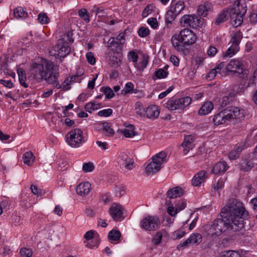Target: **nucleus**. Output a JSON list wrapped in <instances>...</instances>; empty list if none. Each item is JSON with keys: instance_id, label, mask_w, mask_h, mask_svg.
<instances>
[{"instance_id": "nucleus-28", "label": "nucleus", "mask_w": 257, "mask_h": 257, "mask_svg": "<svg viewBox=\"0 0 257 257\" xmlns=\"http://www.w3.org/2000/svg\"><path fill=\"white\" fill-rule=\"evenodd\" d=\"M242 37V34L240 31H237L235 33H233L231 35V39L230 41V43L231 44V45L233 46L239 47V45L241 42Z\"/></svg>"}, {"instance_id": "nucleus-59", "label": "nucleus", "mask_w": 257, "mask_h": 257, "mask_svg": "<svg viewBox=\"0 0 257 257\" xmlns=\"http://www.w3.org/2000/svg\"><path fill=\"white\" fill-rule=\"evenodd\" d=\"M168 213L172 216H175L178 212V209L172 206H169L167 208Z\"/></svg>"}, {"instance_id": "nucleus-15", "label": "nucleus", "mask_w": 257, "mask_h": 257, "mask_svg": "<svg viewBox=\"0 0 257 257\" xmlns=\"http://www.w3.org/2000/svg\"><path fill=\"white\" fill-rule=\"evenodd\" d=\"M125 42L124 34L120 33L117 37L109 39L108 41V47L116 51L120 50Z\"/></svg>"}, {"instance_id": "nucleus-2", "label": "nucleus", "mask_w": 257, "mask_h": 257, "mask_svg": "<svg viewBox=\"0 0 257 257\" xmlns=\"http://www.w3.org/2000/svg\"><path fill=\"white\" fill-rule=\"evenodd\" d=\"M30 75L37 83L45 81L48 84L56 82L59 73L53 62L45 60L41 63L34 62L31 66Z\"/></svg>"}, {"instance_id": "nucleus-20", "label": "nucleus", "mask_w": 257, "mask_h": 257, "mask_svg": "<svg viewBox=\"0 0 257 257\" xmlns=\"http://www.w3.org/2000/svg\"><path fill=\"white\" fill-rule=\"evenodd\" d=\"M212 10V5L208 2H205L203 4H201L198 6L197 13L198 15L205 17L208 15L209 12H211Z\"/></svg>"}, {"instance_id": "nucleus-22", "label": "nucleus", "mask_w": 257, "mask_h": 257, "mask_svg": "<svg viewBox=\"0 0 257 257\" xmlns=\"http://www.w3.org/2000/svg\"><path fill=\"white\" fill-rule=\"evenodd\" d=\"M228 168L229 166L225 161H220L215 164L212 172L215 174H223Z\"/></svg>"}, {"instance_id": "nucleus-63", "label": "nucleus", "mask_w": 257, "mask_h": 257, "mask_svg": "<svg viewBox=\"0 0 257 257\" xmlns=\"http://www.w3.org/2000/svg\"><path fill=\"white\" fill-rule=\"evenodd\" d=\"M173 86H171L168 88V89L162 93H161L159 95V98L162 99L165 97L167 94H168L170 92H171L173 89Z\"/></svg>"}, {"instance_id": "nucleus-58", "label": "nucleus", "mask_w": 257, "mask_h": 257, "mask_svg": "<svg viewBox=\"0 0 257 257\" xmlns=\"http://www.w3.org/2000/svg\"><path fill=\"white\" fill-rule=\"evenodd\" d=\"M128 57L129 59L131 60L133 62L137 63L138 59V55L135 52L133 51L129 52Z\"/></svg>"}, {"instance_id": "nucleus-56", "label": "nucleus", "mask_w": 257, "mask_h": 257, "mask_svg": "<svg viewBox=\"0 0 257 257\" xmlns=\"http://www.w3.org/2000/svg\"><path fill=\"white\" fill-rule=\"evenodd\" d=\"M148 23L153 29H156L158 27V23L155 18H151L148 20Z\"/></svg>"}, {"instance_id": "nucleus-18", "label": "nucleus", "mask_w": 257, "mask_h": 257, "mask_svg": "<svg viewBox=\"0 0 257 257\" xmlns=\"http://www.w3.org/2000/svg\"><path fill=\"white\" fill-rule=\"evenodd\" d=\"M160 110L158 105H151L145 108V115L149 118L155 119L159 116Z\"/></svg>"}, {"instance_id": "nucleus-41", "label": "nucleus", "mask_w": 257, "mask_h": 257, "mask_svg": "<svg viewBox=\"0 0 257 257\" xmlns=\"http://www.w3.org/2000/svg\"><path fill=\"white\" fill-rule=\"evenodd\" d=\"M78 14L80 17L83 19L84 21L86 22H89V15L86 9H82L80 10L78 12Z\"/></svg>"}, {"instance_id": "nucleus-8", "label": "nucleus", "mask_w": 257, "mask_h": 257, "mask_svg": "<svg viewBox=\"0 0 257 257\" xmlns=\"http://www.w3.org/2000/svg\"><path fill=\"white\" fill-rule=\"evenodd\" d=\"M191 102V98L186 96L178 99H170L164 104V106L171 111L182 112Z\"/></svg>"}, {"instance_id": "nucleus-36", "label": "nucleus", "mask_w": 257, "mask_h": 257, "mask_svg": "<svg viewBox=\"0 0 257 257\" xmlns=\"http://www.w3.org/2000/svg\"><path fill=\"white\" fill-rule=\"evenodd\" d=\"M149 58V57L148 55H143L141 62L137 64V67L138 69L141 71H143L144 69L147 67L148 64Z\"/></svg>"}, {"instance_id": "nucleus-38", "label": "nucleus", "mask_w": 257, "mask_h": 257, "mask_svg": "<svg viewBox=\"0 0 257 257\" xmlns=\"http://www.w3.org/2000/svg\"><path fill=\"white\" fill-rule=\"evenodd\" d=\"M38 21L40 24L44 25L47 24L49 22L50 19L46 14L41 13L38 15Z\"/></svg>"}, {"instance_id": "nucleus-29", "label": "nucleus", "mask_w": 257, "mask_h": 257, "mask_svg": "<svg viewBox=\"0 0 257 257\" xmlns=\"http://www.w3.org/2000/svg\"><path fill=\"white\" fill-rule=\"evenodd\" d=\"M213 108V104L210 101L205 102L198 111L199 115H206L208 114Z\"/></svg>"}, {"instance_id": "nucleus-43", "label": "nucleus", "mask_w": 257, "mask_h": 257, "mask_svg": "<svg viewBox=\"0 0 257 257\" xmlns=\"http://www.w3.org/2000/svg\"><path fill=\"white\" fill-rule=\"evenodd\" d=\"M149 34L150 30L148 28L142 27L138 30V35L141 37H146Z\"/></svg>"}, {"instance_id": "nucleus-61", "label": "nucleus", "mask_w": 257, "mask_h": 257, "mask_svg": "<svg viewBox=\"0 0 257 257\" xmlns=\"http://www.w3.org/2000/svg\"><path fill=\"white\" fill-rule=\"evenodd\" d=\"M0 83L9 88H11L13 87V83L10 80L1 79L0 80Z\"/></svg>"}, {"instance_id": "nucleus-37", "label": "nucleus", "mask_w": 257, "mask_h": 257, "mask_svg": "<svg viewBox=\"0 0 257 257\" xmlns=\"http://www.w3.org/2000/svg\"><path fill=\"white\" fill-rule=\"evenodd\" d=\"M100 90L103 93L106 98L107 99L112 98L114 95L113 90L108 87H102L100 88Z\"/></svg>"}, {"instance_id": "nucleus-46", "label": "nucleus", "mask_w": 257, "mask_h": 257, "mask_svg": "<svg viewBox=\"0 0 257 257\" xmlns=\"http://www.w3.org/2000/svg\"><path fill=\"white\" fill-rule=\"evenodd\" d=\"M194 139H195L193 136L191 135H188L185 137L183 143H184V145H189L190 147L194 146L193 143Z\"/></svg>"}, {"instance_id": "nucleus-35", "label": "nucleus", "mask_w": 257, "mask_h": 257, "mask_svg": "<svg viewBox=\"0 0 257 257\" xmlns=\"http://www.w3.org/2000/svg\"><path fill=\"white\" fill-rule=\"evenodd\" d=\"M14 13L15 17L18 19H25L28 17V13L21 7H18L15 9Z\"/></svg>"}, {"instance_id": "nucleus-26", "label": "nucleus", "mask_w": 257, "mask_h": 257, "mask_svg": "<svg viewBox=\"0 0 257 257\" xmlns=\"http://www.w3.org/2000/svg\"><path fill=\"white\" fill-rule=\"evenodd\" d=\"M239 166L240 170L243 172H247L254 167V163L251 160L243 158L241 159Z\"/></svg>"}, {"instance_id": "nucleus-52", "label": "nucleus", "mask_w": 257, "mask_h": 257, "mask_svg": "<svg viewBox=\"0 0 257 257\" xmlns=\"http://www.w3.org/2000/svg\"><path fill=\"white\" fill-rule=\"evenodd\" d=\"M217 49L212 45H210L207 51V54L209 57H214L217 53Z\"/></svg>"}, {"instance_id": "nucleus-12", "label": "nucleus", "mask_w": 257, "mask_h": 257, "mask_svg": "<svg viewBox=\"0 0 257 257\" xmlns=\"http://www.w3.org/2000/svg\"><path fill=\"white\" fill-rule=\"evenodd\" d=\"M225 69L227 72L247 74L243 63L237 59H231L226 65Z\"/></svg>"}, {"instance_id": "nucleus-33", "label": "nucleus", "mask_w": 257, "mask_h": 257, "mask_svg": "<svg viewBox=\"0 0 257 257\" xmlns=\"http://www.w3.org/2000/svg\"><path fill=\"white\" fill-rule=\"evenodd\" d=\"M23 159L25 164L31 166L34 161L35 157L32 152L29 151L24 154Z\"/></svg>"}, {"instance_id": "nucleus-27", "label": "nucleus", "mask_w": 257, "mask_h": 257, "mask_svg": "<svg viewBox=\"0 0 257 257\" xmlns=\"http://www.w3.org/2000/svg\"><path fill=\"white\" fill-rule=\"evenodd\" d=\"M121 233L118 230L112 229L108 234V240L112 243H117L120 241Z\"/></svg>"}, {"instance_id": "nucleus-50", "label": "nucleus", "mask_w": 257, "mask_h": 257, "mask_svg": "<svg viewBox=\"0 0 257 257\" xmlns=\"http://www.w3.org/2000/svg\"><path fill=\"white\" fill-rule=\"evenodd\" d=\"M251 85H257V68L254 71L252 76L250 78L247 86H249Z\"/></svg>"}, {"instance_id": "nucleus-25", "label": "nucleus", "mask_w": 257, "mask_h": 257, "mask_svg": "<svg viewBox=\"0 0 257 257\" xmlns=\"http://www.w3.org/2000/svg\"><path fill=\"white\" fill-rule=\"evenodd\" d=\"M206 172L201 171L195 174L192 180V185L194 186H199L206 177Z\"/></svg>"}, {"instance_id": "nucleus-60", "label": "nucleus", "mask_w": 257, "mask_h": 257, "mask_svg": "<svg viewBox=\"0 0 257 257\" xmlns=\"http://www.w3.org/2000/svg\"><path fill=\"white\" fill-rule=\"evenodd\" d=\"M186 232L182 230H177L174 232L173 235L175 237V239H180L183 237Z\"/></svg>"}, {"instance_id": "nucleus-17", "label": "nucleus", "mask_w": 257, "mask_h": 257, "mask_svg": "<svg viewBox=\"0 0 257 257\" xmlns=\"http://www.w3.org/2000/svg\"><path fill=\"white\" fill-rule=\"evenodd\" d=\"M247 147L245 141L236 144L234 149L228 154L229 159L235 160L237 159L239 157L241 152Z\"/></svg>"}, {"instance_id": "nucleus-4", "label": "nucleus", "mask_w": 257, "mask_h": 257, "mask_svg": "<svg viewBox=\"0 0 257 257\" xmlns=\"http://www.w3.org/2000/svg\"><path fill=\"white\" fill-rule=\"evenodd\" d=\"M244 117V110L238 107L231 106L220 111L216 114L213 119L215 125L224 123L227 121L236 120L240 121Z\"/></svg>"}, {"instance_id": "nucleus-16", "label": "nucleus", "mask_w": 257, "mask_h": 257, "mask_svg": "<svg viewBox=\"0 0 257 257\" xmlns=\"http://www.w3.org/2000/svg\"><path fill=\"white\" fill-rule=\"evenodd\" d=\"M202 240V235L199 233H193L192 234L189 238L182 243L179 244L177 248L179 249H181L183 248L188 247L190 245L198 244Z\"/></svg>"}, {"instance_id": "nucleus-24", "label": "nucleus", "mask_w": 257, "mask_h": 257, "mask_svg": "<svg viewBox=\"0 0 257 257\" xmlns=\"http://www.w3.org/2000/svg\"><path fill=\"white\" fill-rule=\"evenodd\" d=\"M167 236V231L165 229H162L156 232L152 238V242L154 245L157 246L162 242L163 237Z\"/></svg>"}, {"instance_id": "nucleus-55", "label": "nucleus", "mask_w": 257, "mask_h": 257, "mask_svg": "<svg viewBox=\"0 0 257 257\" xmlns=\"http://www.w3.org/2000/svg\"><path fill=\"white\" fill-rule=\"evenodd\" d=\"M232 100L229 96H223L220 101V105L222 107H224Z\"/></svg>"}, {"instance_id": "nucleus-13", "label": "nucleus", "mask_w": 257, "mask_h": 257, "mask_svg": "<svg viewBox=\"0 0 257 257\" xmlns=\"http://www.w3.org/2000/svg\"><path fill=\"white\" fill-rule=\"evenodd\" d=\"M84 238L85 239L84 243L87 248H93L97 247L99 243L100 240L98 234H95L94 231L92 230L86 232L84 235Z\"/></svg>"}, {"instance_id": "nucleus-32", "label": "nucleus", "mask_w": 257, "mask_h": 257, "mask_svg": "<svg viewBox=\"0 0 257 257\" xmlns=\"http://www.w3.org/2000/svg\"><path fill=\"white\" fill-rule=\"evenodd\" d=\"M239 51V47H236L232 45L227 49V50L223 54V57L231 58L233 57Z\"/></svg>"}, {"instance_id": "nucleus-47", "label": "nucleus", "mask_w": 257, "mask_h": 257, "mask_svg": "<svg viewBox=\"0 0 257 257\" xmlns=\"http://www.w3.org/2000/svg\"><path fill=\"white\" fill-rule=\"evenodd\" d=\"M98 108L97 104L94 102H89L85 106V109L86 111L91 112L92 110H96Z\"/></svg>"}, {"instance_id": "nucleus-49", "label": "nucleus", "mask_w": 257, "mask_h": 257, "mask_svg": "<svg viewBox=\"0 0 257 257\" xmlns=\"http://www.w3.org/2000/svg\"><path fill=\"white\" fill-rule=\"evenodd\" d=\"M134 84L130 82H127L124 87L123 91L125 93H133L134 92Z\"/></svg>"}, {"instance_id": "nucleus-34", "label": "nucleus", "mask_w": 257, "mask_h": 257, "mask_svg": "<svg viewBox=\"0 0 257 257\" xmlns=\"http://www.w3.org/2000/svg\"><path fill=\"white\" fill-rule=\"evenodd\" d=\"M177 15L171 10L167 12L165 16V23L167 27L169 28L175 20Z\"/></svg>"}, {"instance_id": "nucleus-6", "label": "nucleus", "mask_w": 257, "mask_h": 257, "mask_svg": "<svg viewBox=\"0 0 257 257\" xmlns=\"http://www.w3.org/2000/svg\"><path fill=\"white\" fill-rule=\"evenodd\" d=\"M66 38H61L58 40L57 44L54 47L56 53L54 55H58L59 57L64 58L71 52V48L68 44L72 43L74 41L72 38V33L68 32Z\"/></svg>"}, {"instance_id": "nucleus-42", "label": "nucleus", "mask_w": 257, "mask_h": 257, "mask_svg": "<svg viewBox=\"0 0 257 257\" xmlns=\"http://www.w3.org/2000/svg\"><path fill=\"white\" fill-rule=\"evenodd\" d=\"M168 75V72L164 69H159L155 72V76L159 79L166 78Z\"/></svg>"}, {"instance_id": "nucleus-14", "label": "nucleus", "mask_w": 257, "mask_h": 257, "mask_svg": "<svg viewBox=\"0 0 257 257\" xmlns=\"http://www.w3.org/2000/svg\"><path fill=\"white\" fill-rule=\"evenodd\" d=\"M124 209L118 204L113 203L108 210V212L115 221H121L124 218L123 216Z\"/></svg>"}, {"instance_id": "nucleus-62", "label": "nucleus", "mask_w": 257, "mask_h": 257, "mask_svg": "<svg viewBox=\"0 0 257 257\" xmlns=\"http://www.w3.org/2000/svg\"><path fill=\"white\" fill-rule=\"evenodd\" d=\"M71 84V82H69V78L68 77L66 78L65 80L62 83L63 90L64 91L69 90L70 88L69 86Z\"/></svg>"}, {"instance_id": "nucleus-31", "label": "nucleus", "mask_w": 257, "mask_h": 257, "mask_svg": "<svg viewBox=\"0 0 257 257\" xmlns=\"http://www.w3.org/2000/svg\"><path fill=\"white\" fill-rule=\"evenodd\" d=\"M123 135L126 138H132L137 135V133L135 131V126L130 124L127 126L123 131Z\"/></svg>"}, {"instance_id": "nucleus-1", "label": "nucleus", "mask_w": 257, "mask_h": 257, "mask_svg": "<svg viewBox=\"0 0 257 257\" xmlns=\"http://www.w3.org/2000/svg\"><path fill=\"white\" fill-rule=\"evenodd\" d=\"M221 218L215 219L210 228L212 234L219 235L226 230L238 231L244 227V218L248 212L242 202L230 198L220 212Z\"/></svg>"}, {"instance_id": "nucleus-5", "label": "nucleus", "mask_w": 257, "mask_h": 257, "mask_svg": "<svg viewBox=\"0 0 257 257\" xmlns=\"http://www.w3.org/2000/svg\"><path fill=\"white\" fill-rule=\"evenodd\" d=\"M195 34L190 29H184L178 35H174L171 38L173 47L178 51H182L184 47L193 44L196 41Z\"/></svg>"}, {"instance_id": "nucleus-44", "label": "nucleus", "mask_w": 257, "mask_h": 257, "mask_svg": "<svg viewBox=\"0 0 257 257\" xmlns=\"http://www.w3.org/2000/svg\"><path fill=\"white\" fill-rule=\"evenodd\" d=\"M21 257H31L32 255V251L31 249L23 248L20 251Z\"/></svg>"}, {"instance_id": "nucleus-57", "label": "nucleus", "mask_w": 257, "mask_h": 257, "mask_svg": "<svg viewBox=\"0 0 257 257\" xmlns=\"http://www.w3.org/2000/svg\"><path fill=\"white\" fill-rule=\"evenodd\" d=\"M153 6L151 5L147 6L143 10L142 12V17L143 18L147 17L152 11Z\"/></svg>"}, {"instance_id": "nucleus-11", "label": "nucleus", "mask_w": 257, "mask_h": 257, "mask_svg": "<svg viewBox=\"0 0 257 257\" xmlns=\"http://www.w3.org/2000/svg\"><path fill=\"white\" fill-rule=\"evenodd\" d=\"M181 25L184 27L197 28L201 25L200 19L195 15H185L180 20Z\"/></svg>"}, {"instance_id": "nucleus-23", "label": "nucleus", "mask_w": 257, "mask_h": 257, "mask_svg": "<svg viewBox=\"0 0 257 257\" xmlns=\"http://www.w3.org/2000/svg\"><path fill=\"white\" fill-rule=\"evenodd\" d=\"M184 193V190L181 187L177 186L170 189L167 192L166 195L170 199L175 198L182 196Z\"/></svg>"}, {"instance_id": "nucleus-19", "label": "nucleus", "mask_w": 257, "mask_h": 257, "mask_svg": "<svg viewBox=\"0 0 257 257\" xmlns=\"http://www.w3.org/2000/svg\"><path fill=\"white\" fill-rule=\"evenodd\" d=\"M119 163L128 170H132L135 167L134 161L125 154H122L119 157Z\"/></svg>"}, {"instance_id": "nucleus-48", "label": "nucleus", "mask_w": 257, "mask_h": 257, "mask_svg": "<svg viewBox=\"0 0 257 257\" xmlns=\"http://www.w3.org/2000/svg\"><path fill=\"white\" fill-rule=\"evenodd\" d=\"M112 113V110L111 108L105 109L98 111V115L100 116L107 117L110 116Z\"/></svg>"}, {"instance_id": "nucleus-40", "label": "nucleus", "mask_w": 257, "mask_h": 257, "mask_svg": "<svg viewBox=\"0 0 257 257\" xmlns=\"http://www.w3.org/2000/svg\"><path fill=\"white\" fill-rule=\"evenodd\" d=\"M225 180L226 179L225 178H219L217 182L214 184V185H213L214 189L216 191H219L220 189H221L222 188H223V187H224V185Z\"/></svg>"}, {"instance_id": "nucleus-30", "label": "nucleus", "mask_w": 257, "mask_h": 257, "mask_svg": "<svg viewBox=\"0 0 257 257\" xmlns=\"http://www.w3.org/2000/svg\"><path fill=\"white\" fill-rule=\"evenodd\" d=\"M184 2L179 1L175 4H174L173 2L172 3L170 10L178 15L184 10Z\"/></svg>"}, {"instance_id": "nucleus-64", "label": "nucleus", "mask_w": 257, "mask_h": 257, "mask_svg": "<svg viewBox=\"0 0 257 257\" xmlns=\"http://www.w3.org/2000/svg\"><path fill=\"white\" fill-rule=\"evenodd\" d=\"M216 71H215V70L212 69L211 71H209V72L208 73V74L206 76V78L209 80H211L213 79L216 75H217Z\"/></svg>"}, {"instance_id": "nucleus-10", "label": "nucleus", "mask_w": 257, "mask_h": 257, "mask_svg": "<svg viewBox=\"0 0 257 257\" xmlns=\"http://www.w3.org/2000/svg\"><path fill=\"white\" fill-rule=\"evenodd\" d=\"M160 224V219L158 216L148 215L141 221L140 225L145 230L151 231L159 229Z\"/></svg>"}, {"instance_id": "nucleus-21", "label": "nucleus", "mask_w": 257, "mask_h": 257, "mask_svg": "<svg viewBox=\"0 0 257 257\" xmlns=\"http://www.w3.org/2000/svg\"><path fill=\"white\" fill-rule=\"evenodd\" d=\"M77 193L80 196H85L91 190V184L88 182L80 183L76 188Z\"/></svg>"}, {"instance_id": "nucleus-7", "label": "nucleus", "mask_w": 257, "mask_h": 257, "mask_svg": "<svg viewBox=\"0 0 257 257\" xmlns=\"http://www.w3.org/2000/svg\"><path fill=\"white\" fill-rule=\"evenodd\" d=\"M166 157L167 154L164 152H161L153 156L152 161L146 168V173L149 175L159 172L162 167V165L166 162Z\"/></svg>"}, {"instance_id": "nucleus-3", "label": "nucleus", "mask_w": 257, "mask_h": 257, "mask_svg": "<svg viewBox=\"0 0 257 257\" xmlns=\"http://www.w3.org/2000/svg\"><path fill=\"white\" fill-rule=\"evenodd\" d=\"M230 8L224 10L220 13L214 21L215 25L225 22L228 16L234 22L236 26H240L243 22V17L246 12L245 0H233Z\"/></svg>"}, {"instance_id": "nucleus-53", "label": "nucleus", "mask_w": 257, "mask_h": 257, "mask_svg": "<svg viewBox=\"0 0 257 257\" xmlns=\"http://www.w3.org/2000/svg\"><path fill=\"white\" fill-rule=\"evenodd\" d=\"M19 75V80L20 84L23 86L24 87L26 88L28 87V84L26 83V77L25 74L23 72H22V75L20 74V72H18Z\"/></svg>"}, {"instance_id": "nucleus-39", "label": "nucleus", "mask_w": 257, "mask_h": 257, "mask_svg": "<svg viewBox=\"0 0 257 257\" xmlns=\"http://www.w3.org/2000/svg\"><path fill=\"white\" fill-rule=\"evenodd\" d=\"M103 130L108 133L107 136H112L114 134V130L111 128L110 123L104 122L102 124Z\"/></svg>"}, {"instance_id": "nucleus-51", "label": "nucleus", "mask_w": 257, "mask_h": 257, "mask_svg": "<svg viewBox=\"0 0 257 257\" xmlns=\"http://www.w3.org/2000/svg\"><path fill=\"white\" fill-rule=\"evenodd\" d=\"M31 190L33 194L38 196H41L44 194V192L43 191V190L38 189L37 186L34 185H32L31 186Z\"/></svg>"}, {"instance_id": "nucleus-54", "label": "nucleus", "mask_w": 257, "mask_h": 257, "mask_svg": "<svg viewBox=\"0 0 257 257\" xmlns=\"http://www.w3.org/2000/svg\"><path fill=\"white\" fill-rule=\"evenodd\" d=\"M86 59L88 62L91 65H94L95 63V58L92 52H88L86 55Z\"/></svg>"}, {"instance_id": "nucleus-9", "label": "nucleus", "mask_w": 257, "mask_h": 257, "mask_svg": "<svg viewBox=\"0 0 257 257\" xmlns=\"http://www.w3.org/2000/svg\"><path fill=\"white\" fill-rule=\"evenodd\" d=\"M68 144L74 148H78L84 142L83 132L79 128H75L70 131L67 134Z\"/></svg>"}, {"instance_id": "nucleus-45", "label": "nucleus", "mask_w": 257, "mask_h": 257, "mask_svg": "<svg viewBox=\"0 0 257 257\" xmlns=\"http://www.w3.org/2000/svg\"><path fill=\"white\" fill-rule=\"evenodd\" d=\"M94 169V166L92 163H85L83 165L82 169L84 172H89L92 171Z\"/></svg>"}]
</instances>
